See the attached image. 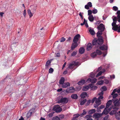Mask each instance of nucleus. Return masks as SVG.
<instances>
[{
	"label": "nucleus",
	"instance_id": "1",
	"mask_svg": "<svg viewBox=\"0 0 120 120\" xmlns=\"http://www.w3.org/2000/svg\"><path fill=\"white\" fill-rule=\"evenodd\" d=\"M117 14V17H115L113 19V22L112 24V29L115 31H116L118 30V32H120V26L119 25L116 24V22L118 20V21L120 22V11H118L116 13Z\"/></svg>",
	"mask_w": 120,
	"mask_h": 120
},
{
	"label": "nucleus",
	"instance_id": "2",
	"mask_svg": "<svg viewBox=\"0 0 120 120\" xmlns=\"http://www.w3.org/2000/svg\"><path fill=\"white\" fill-rule=\"evenodd\" d=\"M98 95L99 96L98 98H96L95 101L96 104L94 105V107L95 108L97 107L101 104V99H102L103 98V91H102L101 92L99 93Z\"/></svg>",
	"mask_w": 120,
	"mask_h": 120
},
{
	"label": "nucleus",
	"instance_id": "3",
	"mask_svg": "<svg viewBox=\"0 0 120 120\" xmlns=\"http://www.w3.org/2000/svg\"><path fill=\"white\" fill-rule=\"evenodd\" d=\"M103 43V40L102 38H99L97 40L95 38L92 41L93 45H95L102 44Z\"/></svg>",
	"mask_w": 120,
	"mask_h": 120
},
{
	"label": "nucleus",
	"instance_id": "4",
	"mask_svg": "<svg viewBox=\"0 0 120 120\" xmlns=\"http://www.w3.org/2000/svg\"><path fill=\"white\" fill-rule=\"evenodd\" d=\"M101 54V51L99 49H97L96 50V52H94L92 53L90 55L92 57L94 58L97 56L98 54L100 55Z\"/></svg>",
	"mask_w": 120,
	"mask_h": 120
},
{
	"label": "nucleus",
	"instance_id": "5",
	"mask_svg": "<svg viewBox=\"0 0 120 120\" xmlns=\"http://www.w3.org/2000/svg\"><path fill=\"white\" fill-rule=\"evenodd\" d=\"M52 110L55 111L56 112H60L62 110V109L60 108L59 105H55L52 108Z\"/></svg>",
	"mask_w": 120,
	"mask_h": 120
},
{
	"label": "nucleus",
	"instance_id": "6",
	"mask_svg": "<svg viewBox=\"0 0 120 120\" xmlns=\"http://www.w3.org/2000/svg\"><path fill=\"white\" fill-rule=\"evenodd\" d=\"M78 62H76L75 61L69 64L68 68L70 69H72L75 66L78 65Z\"/></svg>",
	"mask_w": 120,
	"mask_h": 120
},
{
	"label": "nucleus",
	"instance_id": "7",
	"mask_svg": "<svg viewBox=\"0 0 120 120\" xmlns=\"http://www.w3.org/2000/svg\"><path fill=\"white\" fill-rule=\"evenodd\" d=\"M68 99L65 98H62L60 99L57 102L58 103H68Z\"/></svg>",
	"mask_w": 120,
	"mask_h": 120
},
{
	"label": "nucleus",
	"instance_id": "8",
	"mask_svg": "<svg viewBox=\"0 0 120 120\" xmlns=\"http://www.w3.org/2000/svg\"><path fill=\"white\" fill-rule=\"evenodd\" d=\"M114 105L116 107H114L113 109L116 110H118L119 109V108L118 107L120 105V102L119 100H116L114 102Z\"/></svg>",
	"mask_w": 120,
	"mask_h": 120
},
{
	"label": "nucleus",
	"instance_id": "9",
	"mask_svg": "<svg viewBox=\"0 0 120 120\" xmlns=\"http://www.w3.org/2000/svg\"><path fill=\"white\" fill-rule=\"evenodd\" d=\"M98 29L101 31H103L105 28L104 25L102 23L100 24L97 27Z\"/></svg>",
	"mask_w": 120,
	"mask_h": 120
},
{
	"label": "nucleus",
	"instance_id": "10",
	"mask_svg": "<svg viewBox=\"0 0 120 120\" xmlns=\"http://www.w3.org/2000/svg\"><path fill=\"white\" fill-rule=\"evenodd\" d=\"M108 108H106V107L102 113V114H105L107 115L108 114L109 112L111 110L112 108L110 107L109 109Z\"/></svg>",
	"mask_w": 120,
	"mask_h": 120
},
{
	"label": "nucleus",
	"instance_id": "11",
	"mask_svg": "<svg viewBox=\"0 0 120 120\" xmlns=\"http://www.w3.org/2000/svg\"><path fill=\"white\" fill-rule=\"evenodd\" d=\"M71 44V50H73L78 45V44L77 42H73Z\"/></svg>",
	"mask_w": 120,
	"mask_h": 120
},
{
	"label": "nucleus",
	"instance_id": "12",
	"mask_svg": "<svg viewBox=\"0 0 120 120\" xmlns=\"http://www.w3.org/2000/svg\"><path fill=\"white\" fill-rule=\"evenodd\" d=\"M80 38V36L79 34H78L76 35L74 37L73 40V42H77L79 40V38Z\"/></svg>",
	"mask_w": 120,
	"mask_h": 120
},
{
	"label": "nucleus",
	"instance_id": "13",
	"mask_svg": "<svg viewBox=\"0 0 120 120\" xmlns=\"http://www.w3.org/2000/svg\"><path fill=\"white\" fill-rule=\"evenodd\" d=\"M92 7V5L91 3L90 2H88L87 4L85 6V8L87 9H89L90 8Z\"/></svg>",
	"mask_w": 120,
	"mask_h": 120
},
{
	"label": "nucleus",
	"instance_id": "14",
	"mask_svg": "<svg viewBox=\"0 0 120 120\" xmlns=\"http://www.w3.org/2000/svg\"><path fill=\"white\" fill-rule=\"evenodd\" d=\"M70 86V84L69 82L64 83L62 85V86L63 88L68 87Z\"/></svg>",
	"mask_w": 120,
	"mask_h": 120
},
{
	"label": "nucleus",
	"instance_id": "15",
	"mask_svg": "<svg viewBox=\"0 0 120 120\" xmlns=\"http://www.w3.org/2000/svg\"><path fill=\"white\" fill-rule=\"evenodd\" d=\"M97 81V79L95 78L92 79L90 78H89L87 80V81H89L90 82H91L92 83H96Z\"/></svg>",
	"mask_w": 120,
	"mask_h": 120
},
{
	"label": "nucleus",
	"instance_id": "16",
	"mask_svg": "<svg viewBox=\"0 0 120 120\" xmlns=\"http://www.w3.org/2000/svg\"><path fill=\"white\" fill-rule=\"evenodd\" d=\"M92 45L90 43H88L86 47V49L87 51L90 50L92 48Z\"/></svg>",
	"mask_w": 120,
	"mask_h": 120
},
{
	"label": "nucleus",
	"instance_id": "17",
	"mask_svg": "<svg viewBox=\"0 0 120 120\" xmlns=\"http://www.w3.org/2000/svg\"><path fill=\"white\" fill-rule=\"evenodd\" d=\"M100 49L103 50H106L107 49V47L106 45H103L100 47Z\"/></svg>",
	"mask_w": 120,
	"mask_h": 120
},
{
	"label": "nucleus",
	"instance_id": "18",
	"mask_svg": "<svg viewBox=\"0 0 120 120\" xmlns=\"http://www.w3.org/2000/svg\"><path fill=\"white\" fill-rule=\"evenodd\" d=\"M75 91V89L73 87H71L70 88V89H67L66 90V91L68 93H72Z\"/></svg>",
	"mask_w": 120,
	"mask_h": 120
},
{
	"label": "nucleus",
	"instance_id": "19",
	"mask_svg": "<svg viewBox=\"0 0 120 120\" xmlns=\"http://www.w3.org/2000/svg\"><path fill=\"white\" fill-rule=\"evenodd\" d=\"M89 31L91 34L92 35H94L95 33L93 29L91 27L89 28Z\"/></svg>",
	"mask_w": 120,
	"mask_h": 120
},
{
	"label": "nucleus",
	"instance_id": "20",
	"mask_svg": "<svg viewBox=\"0 0 120 120\" xmlns=\"http://www.w3.org/2000/svg\"><path fill=\"white\" fill-rule=\"evenodd\" d=\"M112 100H110L109 101L106 103V107L108 108L112 103Z\"/></svg>",
	"mask_w": 120,
	"mask_h": 120
},
{
	"label": "nucleus",
	"instance_id": "21",
	"mask_svg": "<svg viewBox=\"0 0 120 120\" xmlns=\"http://www.w3.org/2000/svg\"><path fill=\"white\" fill-rule=\"evenodd\" d=\"M84 24L85 25V26L87 27H88V26L87 23V21L85 19H84V21L83 23H81L80 24L82 26Z\"/></svg>",
	"mask_w": 120,
	"mask_h": 120
},
{
	"label": "nucleus",
	"instance_id": "22",
	"mask_svg": "<svg viewBox=\"0 0 120 120\" xmlns=\"http://www.w3.org/2000/svg\"><path fill=\"white\" fill-rule=\"evenodd\" d=\"M87 96V93L86 92H83L80 95V97L81 98H84L86 96Z\"/></svg>",
	"mask_w": 120,
	"mask_h": 120
},
{
	"label": "nucleus",
	"instance_id": "23",
	"mask_svg": "<svg viewBox=\"0 0 120 120\" xmlns=\"http://www.w3.org/2000/svg\"><path fill=\"white\" fill-rule=\"evenodd\" d=\"M85 81L84 80H81L78 82V84L79 85H82L85 83Z\"/></svg>",
	"mask_w": 120,
	"mask_h": 120
},
{
	"label": "nucleus",
	"instance_id": "24",
	"mask_svg": "<svg viewBox=\"0 0 120 120\" xmlns=\"http://www.w3.org/2000/svg\"><path fill=\"white\" fill-rule=\"evenodd\" d=\"M85 52V49L81 47L80 48L79 50V53L81 54H83Z\"/></svg>",
	"mask_w": 120,
	"mask_h": 120
},
{
	"label": "nucleus",
	"instance_id": "25",
	"mask_svg": "<svg viewBox=\"0 0 120 120\" xmlns=\"http://www.w3.org/2000/svg\"><path fill=\"white\" fill-rule=\"evenodd\" d=\"M65 79L64 77H61L59 80V83L60 84L62 85L64 83Z\"/></svg>",
	"mask_w": 120,
	"mask_h": 120
},
{
	"label": "nucleus",
	"instance_id": "26",
	"mask_svg": "<svg viewBox=\"0 0 120 120\" xmlns=\"http://www.w3.org/2000/svg\"><path fill=\"white\" fill-rule=\"evenodd\" d=\"M51 61L50 60H48L46 62V64H45V68L47 69H48L49 68V67H50V64H48L47 65V64L48 63H51Z\"/></svg>",
	"mask_w": 120,
	"mask_h": 120
},
{
	"label": "nucleus",
	"instance_id": "27",
	"mask_svg": "<svg viewBox=\"0 0 120 120\" xmlns=\"http://www.w3.org/2000/svg\"><path fill=\"white\" fill-rule=\"evenodd\" d=\"M88 19L90 22H93L94 20V18L92 15H90L88 17Z\"/></svg>",
	"mask_w": 120,
	"mask_h": 120
},
{
	"label": "nucleus",
	"instance_id": "28",
	"mask_svg": "<svg viewBox=\"0 0 120 120\" xmlns=\"http://www.w3.org/2000/svg\"><path fill=\"white\" fill-rule=\"evenodd\" d=\"M116 118L118 120H120V111H119L117 113L116 116Z\"/></svg>",
	"mask_w": 120,
	"mask_h": 120
},
{
	"label": "nucleus",
	"instance_id": "29",
	"mask_svg": "<svg viewBox=\"0 0 120 120\" xmlns=\"http://www.w3.org/2000/svg\"><path fill=\"white\" fill-rule=\"evenodd\" d=\"M71 97L73 99H76L78 98V96L76 94H73L71 95Z\"/></svg>",
	"mask_w": 120,
	"mask_h": 120
},
{
	"label": "nucleus",
	"instance_id": "30",
	"mask_svg": "<svg viewBox=\"0 0 120 120\" xmlns=\"http://www.w3.org/2000/svg\"><path fill=\"white\" fill-rule=\"evenodd\" d=\"M27 12L30 18L31 17L33 16L32 13L31 12V10L30 9H29L27 10Z\"/></svg>",
	"mask_w": 120,
	"mask_h": 120
},
{
	"label": "nucleus",
	"instance_id": "31",
	"mask_svg": "<svg viewBox=\"0 0 120 120\" xmlns=\"http://www.w3.org/2000/svg\"><path fill=\"white\" fill-rule=\"evenodd\" d=\"M89 88V86H85L82 88V90L84 91H87Z\"/></svg>",
	"mask_w": 120,
	"mask_h": 120
},
{
	"label": "nucleus",
	"instance_id": "32",
	"mask_svg": "<svg viewBox=\"0 0 120 120\" xmlns=\"http://www.w3.org/2000/svg\"><path fill=\"white\" fill-rule=\"evenodd\" d=\"M83 112L81 114H80V116L81 117L83 115L86 114V110L85 109H84L83 110Z\"/></svg>",
	"mask_w": 120,
	"mask_h": 120
},
{
	"label": "nucleus",
	"instance_id": "33",
	"mask_svg": "<svg viewBox=\"0 0 120 120\" xmlns=\"http://www.w3.org/2000/svg\"><path fill=\"white\" fill-rule=\"evenodd\" d=\"M93 116L96 118H98L100 117V115L98 114L95 113L93 115Z\"/></svg>",
	"mask_w": 120,
	"mask_h": 120
},
{
	"label": "nucleus",
	"instance_id": "34",
	"mask_svg": "<svg viewBox=\"0 0 120 120\" xmlns=\"http://www.w3.org/2000/svg\"><path fill=\"white\" fill-rule=\"evenodd\" d=\"M29 111V112H30L32 114V113H34L35 112V109L34 108H32Z\"/></svg>",
	"mask_w": 120,
	"mask_h": 120
},
{
	"label": "nucleus",
	"instance_id": "35",
	"mask_svg": "<svg viewBox=\"0 0 120 120\" xmlns=\"http://www.w3.org/2000/svg\"><path fill=\"white\" fill-rule=\"evenodd\" d=\"M102 32L101 31H98L97 33V37H100L102 34Z\"/></svg>",
	"mask_w": 120,
	"mask_h": 120
},
{
	"label": "nucleus",
	"instance_id": "36",
	"mask_svg": "<svg viewBox=\"0 0 120 120\" xmlns=\"http://www.w3.org/2000/svg\"><path fill=\"white\" fill-rule=\"evenodd\" d=\"M90 115H87L85 117L87 119L86 120H93L90 117Z\"/></svg>",
	"mask_w": 120,
	"mask_h": 120
},
{
	"label": "nucleus",
	"instance_id": "37",
	"mask_svg": "<svg viewBox=\"0 0 120 120\" xmlns=\"http://www.w3.org/2000/svg\"><path fill=\"white\" fill-rule=\"evenodd\" d=\"M116 113V111L115 110H112L110 112L109 114L110 115H112Z\"/></svg>",
	"mask_w": 120,
	"mask_h": 120
},
{
	"label": "nucleus",
	"instance_id": "38",
	"mask_svg": "<svg viewBox=\"0 0 120 120\" xmlns=\"http://www.w3.org/2000/svg\"><path fill=\"white\" fill-rule=\"evenodd\" d=\"M104 82V81L103 80H101L99 81L97 83L99 85H101Z\"/></svg>",
	"mask_w": 120,
	"mask_h": 120
},
{
	"label": "nucleus",
	"instance_id": "39",
	"mask_svg": "<svg viewBox=\"0 0 120 120\" xmlns=\"http://www.w3.org/2000/svg\"><path fill=\"white\" fill-rule=\"evenodd\" d=\"M80 116V115L79 114H77L75 115L73 117V119H76L79 116Z\"/></svg>",
	"mask_w": 120,
	"mask_h": 120
},
{
	"label": "nucleus",
	"instance_id": "40",
	"mask_svg": "<svg viewBox=\"0 0 120 120\" xmlns=\"http://www.w3.org/2000/svg\"><path fill=\"white\" fill-rule=\"evenodd\" d=\"M86 99H85L81 101L80 103V105H83L86 102Z\"/></svg>",
	"mask_w": 120,
	"mask_h": 120
},
{
	"label": "nucleus",
	"instance_id": "41",
	"mask_svg": "<svg viewBox=\"0 0 120 120\" xmlns=\"http://www.w3.org/2000/svg\"><path fill=\"white\" fill-rule=\"evenodd\" d=\"M32 114L30 112H29V111L27 114V117L28 118L30 117L32 115Z\"/></svg>",
	"mask_w": 120,
	"mask_h": 120
},
{
	"label": "nucleus",
	"instance_id": "42",
	"mask_svg": "<svg viewBox=\"0 0 120 120\" xmlns=\"http://www.w3.org/2000/svg\"><path fill=\"white\" fill-rule=\"evenodd\" d=\"M77 54L76 51H74L71 53V56H75Z\"/></svg>",
	"mask_w": 120,
	"mask_h": 120
},
{
	"label": "nucleus",
	"instance_id": "43",
	"mask_svg": "<svg viewBox=\"0 0 120 120\" xmlns=\"http://www.w3.org/2000/svg\"><path fill=\"white\" fill-rule=\"evenodd\" d=\"M98 12V11L96 9H94L92 11V12L94 14H95Z\"/></svg>",
	"mask_w": 120,
	"mask_h": 120
},
{
	"label": "nucleus",
	"instance_id": "44",
	"mask_svg": "<svg viewBox=\"0 0 120 120\" xmlns=\"http://www.w3.org/2000/svg\"><path fill=\"white\" fill-rule=\"evenodd\" d=\"M102 73V71H100L97 74V75L96 76V77H97L99 76H100Z\"/></svg>",
	"mask_w": 120,
	"mask_h": 120
},
{
	"label": "nucleus",
	"instance_id": "45",
	"mask_svg": "<svg viewBox=\"0 0 120 120\" xmlns=\"http://www.w3.org/2000/svg\"><path fill=\"white\" fill-rule=\"evenodd\" d=\"M95 112V110L94 109H92L89 111V112L90 114H92Z\"/></svg>",
	"mask_w": 120,
	"mask_h": 120
},
{
	"label": "nucleus",
	"instance_id": "46",
	"mask_svg": "<svg viewBox=\"0 0 120 120\" xmlns=\"http://www.w3.org/2000/svg\"><path fill=\"white\" fill-rule=\"evenodd\" d=\"M97 87L96 86H92V90H94L97 89Z\"/></svg>",
	"mask_w": 120,
	"mask_h": 120
},
{
	"label": "nucleus",
	"instance_id": "47",
	"mask_svg": "<svg viewBox=\"0 0 120 120\" xmlns=\"http://www.w3.org/2000/svg\"><path fill=\"white\" fill-rule=\"evenodd\" d=\"M65 40V39L63 37H62L61 39L60 40V41L61 42H62L64 41Z\"/></svg>",
	"mask_w": 120,
	"mask_h": 120
},
{
	"label": "nucleus",
	"instance_id": "48",
	"mask_svg": "<svg viewBox=\"0 0 120 120\" xmlns=\"http://www.w3.org/2000/svg\"><path fill=\"white\" fill-rule=\"evenodd\" d=\"M54 113V112H52L49 114V116L50 117H51L52 116Z\"/></svg>",
	"mask_w": 120,
	"mask_h": 120
},
{
	"label": "nucleus",
	"instance_id": "49",
	"mask_svg": "<svg viewBox=\"0 0 120 120\" xmlns=\"http://www.w3.org/2000/svg\"><path fill=\"white\" fill-rule=\"evenodd\" d=\"M60 118L57 116H56L55 117L53 118V120H60Z\"/></svg>",
	"mask_w": 120,
	"mask_h": 120
},
{
	"label": "nucleus",
	"instance_id": "50",
	"mask_svg": "<svg viewBox=\"0 0 120 120\" xmlns=\"http://www.w3.org/2000/svg\"><path fill=\"white\" fill-rule=\"evenodd\" d=\"M95 76L93 72H91L90 74V76L91 78H93Z\"/></svg>",
	"mask_w": 120,
	"mask_h": 120
},
{
	"label": "nucleus",
	"instance_id": "51",
	"mask_svg": "<svg viewBox=\"0 0 120 120\" xmlns=\"http://www.w3.org/2000/svg\"><path fill=\"white\" fill-rule=\"evenodd\" d=\"M102 89L103 91H105L107 90V88L105 86H103L102 87Z\"/></svg>",
	"mask_w": 120,
	"mask_h": 120
},
{
	"label": "nucleus",
	"instance_id": "52",
	"mask_svg": "<svg viewBox=\"0 0 120 120\" xmlns=\"http://www.w3.org/2000/svg\"><path fill=\"white\" fill-rule=\"evenodd\" d=\"M88 15H90L92 13V11L91 10H88Z\"/></svg>",
	"mask_w": 120,
	"mask_h": 120
},
{
	"label": "nucleus",
	"instance_id": "53",
	"mask_svg": "<svg viewBox=\"0 0 120 120\" xmlns=\"http://www.w3.org/2000/svg\"><path fill=\"white\" fill-rule=\"evenodd\" d=\"M33 9H31V10L32 11L33 13H34L35 12V10H36V9L35 8V7L34 6H33Z\"/></svg>",
	"mask_w": 120,
	"mask_h": 120
},
{
	"label": "nucleus",
	"instance_id": "54",
	"mask_svg": "<svg viewBox=\"0 0 120 120\" xmlns=\"http://www.w3.org/2000/svg\"><path fill=\"white\" fill-rule=\"evenodd\" d=\"M53 70L52 68H51L49 69V73H52L53 72Z\"/></svg>",
	"mask_w": 120,
	"mask_h": 120
},
{
	"label": "nucleus",
	"instance_id": "55",
	"mask_svg": "<svg viewBox=\"0 0 120 120\" xmlns=\"http://www.w3.org/2000/svg\"><path fill=\"white\" fill-rule=\"evenodd\" d=\"M113 10L114 11H116L118 10V8L116 6H114L113 7Z\"/></svg>",
	"mask_w": 120,
	"mask_h": 120
},
{
	"label": "nucleus",
	"instance_id": "56",
	"mask_svg": "<svg viewBox=\"0 0 120 120\" xmlns=\"http://www.w3.org/2000/svg\"><path fill=\"white\" fill-rule=\"evenodd\" d=\"M113 98L115 99V98L117 97L118 96V94H113Z\"/></svg>",
	"mask_w": 120,
	"mask_h": 120
},
{
	"label": "nucleus",
	"instance_id": "57",
	"mask_svg": "<svg viewBox=\"0 0 120 120\" xmlns=\"http://www.w3.org/2000/svg\"><path fill=\"white\" fill-rule=\"evenodd\" d=\"M105 108V106L104 105H101L100 106L98 107V108L99 109H102Z\"/></svg>",
	"mask_w": 120,
	"mask_h": 120
},
{
	"label": "nucleus",
	"instance_id": "58",
	"mask_svg": "<svg viewBox=\"0 0 120 120\" xmlns=\"http://www.w3.org/2000/svg\"><path fill=\"white\" fill-rule=\"evenodd\" d=\"M55 55L57 57H60V54L59 53H55Z\"/></svg>",
	"mask_w": 120,
	"mask_h": 120
},
{
	"label": "nucleus",
	"instance_id": "59",
	"mask_svg": "<svg viewBox=\"0 0 120 120\" xmlns=\"http://www.w3.org/2000/svg\"><path fill=\"white\" fill-rule=\"evenodd\" d=\"M96 97H95L94 98L91 100V102L92 103H93L95 101H96Z\"/></svg>",
	"mask_w": 120,
	"mask_h": 120
},
{
	"label": "nucleus",
	"instance_id": "60",
	"mask_svg": "<svg viewBox=\"0 0 120 120\" xmlns=\"http://www.w3.org/2000/svg\"><path fill=\"white\" fill-rule=\"evenodd\" d=\"M116 89H114L113 91L112 92V93L111 94V95H113L114 94V93H115V92H116Z\"/></svg>",
	"mask_w": 120,
	"mask_h": 120
},
{
	"label": "nucleus",
	"instance_id": "61",
	"mask_svg": "<svg viewBox=\"0 0 120 120\" xmlns=\"http://www.w3.org/2000/svg\"><path fill=\"white\" fill-rule=\"evenodd\" d=\"M110 77L111 79H114L115 78V76L114 75H110Z\"/></svg>",
	"mask_w": 120,
	"mask_h": 120
},
{
	"label": "nucleus",
	"instance_id": "62",
	"mask_svg": "<svg viewBox=\"0 0 120 120\" xmlns=\"http://www.w3.org/2000/svg\"><path fill=\"white\" fill-rule=\"evenodd\" d=\"M90 102L91 100H89L88 101L87 103V105H89L90 104Z\"/></svg>",
	"mask_w": 120,
	"mask_h": 120
},
{
	"label": "nucleus",
	"instance_id": "63",
	"mask_svg": "<svg viewBox=\"0 0 120 120\" xmlns=\"http://www.w3.org/2000/svg\"><path fill=\"white\" fill-rule=\"evenodd\" d=\"M23 15L24 17H25L26 15V10H24V11Z\"/></svg>",
	"mask_w": 120,
	"mask_h": 120
},
{
	"label": "nucleus",
	"instance_id": "64",
	"mask_svg": "<svg viewBox=\"0 0 120 120\" xmlns=\"http://www.w3.org/2000/svg\"><path fill=\"white\" fill-rule=\"evenodd\" d=\"M71 38L70 37H69V38H68L67 40V41H70V40H71Z\"/></svg>",
	"mask_w": 120,
	"mask_h": 120
}]
</instances>
